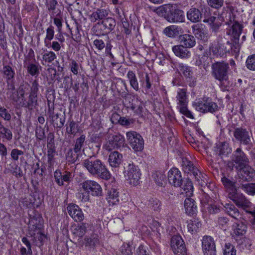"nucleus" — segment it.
I'll return each instance as SVG.
<instances>
[{
    "instance_id": "obj_59",
    "label": "nucleus",
    "mask_w": 255,
    "mask_h": 255,
    "mask_svg": "<svg viewBox=\"0 0 255 255\" xmlns=\"http://www.w3.org/2000/svg\"><path fill=\"white\" fill-rule=\"evenodd\" d=\"M224 255H236L235 247L230 243L226 244L224 251Z\"/></svg>"
},
{
    "instance_id": "obj_9",
    "label": "nucleus",
    "mask_w": 255,
    "mask_h": 255,
    "mask_svg": "<svg viewBox=\"0 0 255 255\" xmlns=\"http://www.w3.org/2000/svg\"><path fill=\"white\" fill-rule=\"evenodd\" d=\"M125 141V138L121 134L112 135L109 137V140L104 145V148L110 151L113 149L123 147Z\"/></svg>"
},
{
    "instance_id": "obj_36",
    "label": "nucleus",
    "mask_w": 255,
    "mask_h": 255,
    "mask_svg": "<svg viewBox=\"0 0 255 255\" xmlns=\"http://www.w3.org/2000/svg\"><path fill=\"white\" fill-rule=\"evenodd\" d=\"M201 224L198 219L194 218L188 221V231L192 234H195L201 227Z\"/></svg>"
},
{
    "instance_id": "obj_18",
    "label": "nucleus",
    "mask_w": 255,
    "mask_h": 255,
    "mask_svg": "<svg viewBox=\"0 0 255 255\" xmlns=\"http://www.w3.org/2000/svg\"><path fill=\"white\" fill-rule=\"evenodd\" d=\"M174 8L173 6V11L170 13L169 16H167V20L172 23L184 22L185 17L183 11Z\"/></svg>"
},
{
    "instance_id": "obj_19",
    "label": "nucleus",
    "mask_w": 255,
    "mask_h": 255,
    "mask_svg": "<svg viewBox=\"0 0 255 255\" xmlns=\"http://www.w3.org/2000/svg\"><path fill=\"white\" fill-rule=\"evenodd\" d=\"M172 50L177 57L181 59H188L191 56L190 52L181 44L173 46Z\"/></svg>"
},
{
    "instance_id": "obj_13",
    "label": "nucleus",
    "mask_w": 255,
    "mask_h": 255,
    "mask_svg": "<svg viewBox=\"0 0 255 255\" xmlns=\"http://www.w3.org/2000/svg\"><path fill=\"white\" fill-rule=\"evenodd\" d=\"M82 185L84 191L93 196H99L102 193L101 186L95 181L87 180L84 182Z\"/></svg>"
},
{
    "instance_id": "obj_53",
    "label": "nucleus",
    "mask_w": 255,
    "mask_h": 255,
    "mask_svg": "<svg viewBox=\"0 0 255 255\" xmlns=\"http://www.w3.org/2000/svg\"><path fill=\"white\" fill-rule=\"evenodd\" d=\"M141 86L147 93L151 88V80L147 73H145V79L140 80Z\"/></svg>"
},
{
    "instance_id": "obj_33",
    "label": "nucleus",
    "mask_w": 255,
    "mask_h": 255,
    "mask_svg": "<svg viewBox=\"0 0 255 255\" xmlns=\"http://www.w3.org/2000/svg\"><path fill=\"white\" fill-rule=\"evenodd\" d=\"M191 174L193 175L196 181L200 186H204L207 185L206 175L202 174L197 168L193 169V172Z\"/></svg>"
},
{
    "instance_id": "obj_1",
    "label": "nucleus",
    "mask_w": 255,
    "mask_h": 255,
    "mask_svg": "<svg viewBox=\"0 0 255 255\" xmlns=\"http://www.w3.org/2000/svg\"><path fill=\"white\" fill-rule=\"evenodd\" d=\"M83 166L93 176H97L105 180H108L111 177V174L105 164L98 159L91 157L84 160Z\"/></svg>"
},
{
    "instance_id": "obj_14",
    "label": "nucleus",
    "mask_w": 255,
    "mask_h": 255,
    "mask_svg": "<svg viewBox=\"0 0 255 255\" xmlns=\"http://www.w3.org/2000/svg\"><path fill=\"white\" fill-rule=\"evenodd\" d=\"M169 183L176 187H180L183 182L181 173L177 168H172L168 173Z\"/></svg>"
},
{
    "instance_id": "obj_42",
    "label": "nucleus",
    "mask_w": 255,
    "mask_h": 255,
    "mask_svg": "<svg viewBox=\"0 0 255 255\" xmlns=\"http://www.w3.org/2000/svg\"><path fill=\"white\" fill-rule=\"evenodd\" d=\"M178 70L181 74L186 78H191L193 75L192 68L183 63H180L178 65Z\"/></svg>"
},
{
    "instance_id": "obj_15",
    "label": "nucleus",
    "mask_w": 255,
    "mask_h": 255,
    "mask_svg": "<svg viewBox=\"0 0 255 255\" xmlns=\"http://www.w3.org/2000/svg\"><path fill=\"white\" fill-rule=\"evenodd\" d=\"M233 134L235 138L241 144L248 145L251 142V135L246 128L242 127L236 128Z\"/></svg>"
},
{
    "instance_id": "obj_56",
    "label": "nucleus",
    "mask_w": 255,
    "mask_h": 255,
    "mask_svg": "<svg viewBox=\"0 0 255 255\" xmlns=\"http://www.w3.org/2000/svg\"><path fill=\"white\" fill-rule=\"evenodd\" d=\"M247 68L253 71H255V54L249 56L246 61Z\"/></svg>"
},
{
    "instance_id": "obj_28",
    "label": "nucleus",
    "mask_w": 255,
    "mask_h": 255,
    "mask_svg": "<svg viewBox=\"0 0 255 255\" xmlns=\"http://www.w3.org/2000/svg\"><path fill=\"white\" fill-rule=\"evenodd\" d=\"M173 6L171 4H164L157 7L154 11L160 16L164 17L166 20L170 13L173 11Z\"/></svg>"
},
{
    "instance_id": "obj_17",
    "label": "nucleus",
    "mask_w": 255,
    "mask_h": 255,
    "mask_svg": "<svg viewBox=\"0 0 255 255\" xmlns=\"http://www.w3.org/2000/svg\"><path fill=\"white\" fill-rule=\"evenodd\" d=\"M23 67L26 69L27 72L32 76H37L39 74L41 66L38 63H32L29 58H25L23 61Z\"/></svg>"
},
{
    "instance_id": "obj_2",
    "label": "nucleus",
    "mask_w": 255,
    "mask_h": 255,
    "mask_svg": "<svg viewBox=\"0 0 255 255\" xmlns=\"http://www.w3.org/2000/svg\"><path fill=\"white\" fill-rule=\"evenodd\" d=\"M224 21L229 26L227 34L235 39H238L242 33L243 25L240 22L236 14L232 11L227 12Z\"/></svg>"
},
{
    "instance_id": "obj_8",
    "label": "nucleus",
    "mask_w": 255,
    "mask_h": 255,
    "mask_svg": "<svg viewBox=\"0 0 255 255\" xmlns=\"http://www.w3.org/2000/svg\"><path fill=\"white\" fill-rule=\"evenodd\" d=\"M127 140L135 151H141L144 147V141L142 136L134 131L127 132L126 133Z\"/></svg>"
},
{
    "instance_id": "obj_48",
    "label": "nucleus",
    "mask_w": 255,
    "mask_h": 255,
    "mask_svg": "<svg viewBox=\"0 0 255 255\" xmlns=\"http://www.w3.org/2000/svg\"><path fill=\"white\" fill-rule=\"evenodd\" d=\"M49 118L50 120V122L53 124L54 127L61 128L64 124L65 120L61 118L59 120L58 114H54L49 117Z\"/></svg>"
},
{
    "instance_id": "obj_10",
    "label": "nucleus",
    "mask_w": 255,
    "mask_h": 255,
    "mask_svg": "<svg viewBox=\"0 0 255 255\" xmlns=\"http://www.w3.org/2000/svg\"><path fill=\"white\" fill-rule=\"evenodd\" d=\"M0 72L3 75V77L6 80L8 89L11 90H14L15 88L14 80L15 75L14 69L10 65H3Z\"/></svg>"
},
{
    "instance_id": "obj_43",
    "label": "nucleus",
    "mask_w": 255,
    "mask_h": 255,
    "mask_svg": "<svg viewBox=\"0 0 255 255\" xmlns=\"http://www.w3.org/2000/svg\"><path fill=\"white\" fill-rule=\"evenodd\" d=\"M0 137L10 140L12 138V133L11 130L4 127L0 121Z\"/></svg>"
},
{
    "instance_id": "obj_61",
    "label": "nucleus",
    "mask_w": 255,
    "mask_h": 255,
    "mask_svg": "<svg viewBox=\"0 0 255 255\" xmlns=\"http://www.w3.org/2000/svg\"><path fill=\"white\" fill-rule=\"evenodd\" d=\"M222 181L226 188L230 189L232 191L235 190V183L234 182L225 177L222 178Z\"/></svg>"
},
{
    "instance_id": "obj_51",
    "label": "nucleus",
    "mask_w": 255,
    "mask_h": 255,
    "mask_svg": "<svg viewBox=\"0 0 255 255\" xmlns=\"http://www.w3.org/2000/svg\"><path fill=\"white\" fill-rule=\"evenodd\" d=\"M218 149L219 150L220 155H227L231 152L232 149L229 147V144L226 142H222L218 145Z\"/></svg>"
},
{
    "instance_id": "obj_52",
    "label": "nucleus",
    "mask_w": 255,
    "mask_h": 255,
    "mask_svg": "<svg viewBox=\"0 0 255 255\" xmlns=\"http://www.w3.org/2000/svg\"><path fill=\"white\" fill-rule=\"evenodd\" d=\"M219 19V17L212 16L208 18L205 19L203 21L204 22H207L209 24L212 25V29L216 31L221 25V24L218 23L217 21Z\"/></svg>"
},
{
    "instance_id": "obj_57",
    "label": "nucleus",
    "mask_w": 255,
    "mask_h": 255,
    "mask_svg": "<svg viewBox=\"0 0 255 255\" xmlns=\"http://www.w3.org/2000/svg\"><path fill=\"white\" fill-rule=\"evenodd\" d=\"M118 255H132L131 247L128 244H124L121 247Z\"/></svg>"
},
{
    "instance_id": "obj_22",
    "label": "nucleus",
    "mask_w": 255,
    "mask_h": 255,
    "mask_svg": "<svg viewBox=\"0 0 255 255\" xmlns=\"http://www.w3.org/2000/svg\"><path fill=\"white\" fill-rule=\"evenodd\" d=\"M232 200L239 207L244 209L249 208L251 206L252 203L242 194H237L234 196Z\"/></svg>"
},
{
    "instance_id": "obj_37",
    "label": "nucleus",
    "mask_w": 255,
    "mask_h": 255,
    "mask_svg": "<svg viewBox=\"0 0 255 255\" xmlns=\"http://www.w3.org/2000/svg\"><path fill=\"white\" fill-rule=\"evenodd\" d=\"M29 88V85L28 84L20 85L17 91V99H15L13 95L12 97L13 100L19 102L20 100L25 98V95L28 91Z\"/></svg>"
},
{
    "instance_id": "obj_44",
    "label": "nucleus",
    "mask_w": 255,
    "mask_h": 255,
    "mask_svg": "<svg viewBox=\"0 0 255 255\" xmlns=\"http://www.w3.org/2000/svg\"><path fill=\"white\" fill-rule=\"evenodd\" d=\"M56 58L55 53L52 51H47L42 55V64L45 65L52 63Z\"/></svg>"
},
{
    "instance_id": "obj_3",
    "label": "nucleus",
    "mask_w": 255,
    "mask_h": 255,
    "mask_svg": "<svg viewBox=\"0 0 255 255\" xmlns=\"http://www.w3.org/2000/svg\"><path fill=\"white\" fill-rule=\"evenodd\" d=\"M39 84L36 80L33 81L30 87V90L28 96L20 100L19 105L29 110H33L38 105L37 101V95L39 91Z\"/></svg>"
},
{
    "instance_id": "obj_38",
    "label": "nucleus",
    "mask_w": 255,
    "mask_h": 255,
    "mask_svg": "<svg viewBox=\"0 0 255 255\" xmlns=\"http://www.w3.org/2000/svg\"><path fill=\"white\" fill-rule=\"evenodd\" d=\"M108 11L104 9H98L95 12H93L91 15V19L93 22H96L98 20L104 19L108 15Z\"/></svg>"
},
{
    "instance_id": "obj_47",
    "label": "nucleus",
    "mask_w": 255,
    "mask_h": 255,
    "mask_svg": "<svg viewBox=\"0 0 255 255\" xmlns=\"http://www.w3.org/2000/svg\"><path fill=\"white\" fill-rule=\"evenodd\" d=\"M85 139L86 136L84 134L81 135L79 137L76 139L73 148V150L76 153H78L81 152L82 147L84 145Z\"/></svg>"
},
{
    "instance_id": "obj_40",
    "label": "nucleus",
    "mask_w": 255,
    "mask_h": 255,
    "mask_svg": "<svg viewBox=\"0 0 255 255\" xmlns=\"http://www.w3.org/2000/svg\"><path fill=\"white\" fill-rule=\"evenodd\" d=\"M130 86L136 91L139 90V84L135 73L132 71H129L127 74Z\"/></svg>"
},
{
    "instance_id": "obj_16",
    "label": "nucleus",
    "mask_w": 255,
    "mask_h": 255,
    "mask_svg": "<svg viewBox=\"0 0 255 255\" xmlns=\"http://www.w3.org/2000/svg\"><path fill=\"white\" fill-rule=\"evenodd\" d=\"M67 209L69 215L75 221L81 222L84 220V214L78 205L75 204H69Z\"/></svg>"
},
{
    "instance_id": "obj_12",
    "label": "nucleus",
    "mask_w": 255,
    "mask_h": 255,
    "mask_svg": "<svg viewBox=\"0 0 255 255\" xmlns=\"http://www.w3.org/2000/svg\"><path fill=\"white\" fill-rule=\"evenodd\" d=\"M171 246L175 255H186V249L182 238L178 235L172 237Z\"/></svg>"
},
{
    "instance_id": "obj_26",
    "label": "nucleus",
    "mask_w": 255,
    "mask_h": 255,
    "mask_svg": "<svg viewBox=\"0 0 255 255\" xmlns=\"http://www.w3.org/2000/svg\"><path fill=\"white\" fill-rule=\"evenodd\" d=\"M202 13L196 8H191L187 12V17L192 22H197L201 20Z\"/></svg>"
},
{
    "instance_id": "obj_32",
    "label": "nucleus",
    "mask_w": 255,
    "mask_h": 255,
    "mask_svg": "<svg viewBox=\"0 0 255 255\" xmlns=\"http://www.w3.org/2000/svg\"><path fill=\"white\" fill-rule=\"evenodd\" d=\"M29 228V234L31 235V236L33 237V239H32L33 242L37 246H41L43 244V242L46 238V236L44 234L41 233L40 232L38 231L37 233H33L32 232L31 229L32 228Z\"/></svg>"
},
{
    "instance_id": "obj_27",
    "label": "nucleus",
    "mask_w": 255,
    "mask_h": 255,
    "mask_svg": "<svg viewBox=\"0 0 255 255\" xmlns=\"http://www.w3.org/2000/svg\"><path fill=\"white\" fill-rule=\"evenodd\" d=\"M122 154L118 151H114L110 153L109 156V162L112 167H119L122 162Z\"/></svg>"
},
{
    "instance_id": "obj_54",
    "label": "nucleus",
    "mask_w": 255,
    "mask_h": 255,
    "mask_svg": "<svg viewBox=\"0 0 255 255\" xmlns=\"http://www.w3.org/2000/svg\"><path fill=\"white\" fill-rule=\"evenodd\" d=\"M241 188L249 195H255V183H247L242 184Z\"/></svg>"
},
{
    "instance_id": "obj_31",
    "label": "nucleus",
    "mask_w": 255,
    "mask_h": 255,
    "mask_svg": "<svg viewBox=\"0 0 255 255\" xmlns=\"http://www.w3.org/2000/svg\"><path fill=\"white\" fill-rule=\"evenodd\" d=\"M193 33L198 39L206 41L207 39V33L199 24L194 25L192 26Z\"/></svg>"
},
{
    "instance_id": "obj_39",
    "label": "nucleus",
    "mask_w": 255,
    "mask_h": 255,
    "mask_svg": "<svg viewBox=\"0 0 255 255\" xmlns=\"http://www.w3.org/2000/svg\"><path fill=\"white\" fill-rule=\"evenodd\" d=\"M233 235L236 236H242L246 233L247 227L243 223H235L233 226Z\"/></svg>"
},
{
    "instance_id": "obj_24",
    "label": "nucleus",
    "mask_w": 255,
    "mask_h": 255,
    "mask_svg": "<svg viewBox=\"0 0 255 255\" xmlns=\"http://www.w3.org/2000/svg\"><path fill=\"white\" fill-rule=\"evenodd\" d=\"M101 26V29L104 30V32L108 33L114 29L116 25V21L114 18L108 17L103 19L101 24L98 23Z\"/></svg>"
},
{
    "instance_id": "obj_46",
    "label": "nucleus",
    "mask_w": 255,
    "mask_h": 255,
    "mask_svg": "<svg viewBox=\"0 0 255 255\" xmlns=\"http://www.w3.org/2000/svg\"><path fill=\"white\" fill-rule=\"evenodd\" d=\"M193 192V187L191 181H186L181 189V193L186 196H191Z\"/></svg>"
},
{
    "instance_id": "obj_11",
    "label": "nucleus",
    "mask_w": 255,
    "mask_h": 255,
    "mask_svg": "<svg viewBox=\"0 0 255 255\" xmlns=\"http://www.w3.org/2000/svg\"><path fill=\"white\" fill-rule=\"evenodd\" d=\"M202 248L204 255H216L215 243L211 236H205L203 237Z\"/></svg>"
},
{
    "instance_id": "obj_45",
    "label": "nucleus",
    "mask_w": 255,
    "mask_h": 255,
    "mask_svg": "<svg viewBox=\"0 0 255 255\" xmlns=\"http://www.w3.org/2000/svg\"><path fill=\"white\" fill-rule=\"evenodd\" d=\"M161 202L156 198H151L148 201V208L154 211H159L161 209Z\"/></svg>"
},
{
    "instance_id": "obj_6",
    "label": "nucleus",
    "mask_w": 255,
    "mask_h": 255,
    "mask_svg": "<svg viewBox=\"0 0 255 255\" xmlns=\"http://www.w3.org/2000/svg\"><path fill=\"white\" fill-rule=\"evenodd\" d=\"M125 176L130 184L136 186L139 183L141 173L138 167L133 163H129L125 168Z\"/></svg>"
},
{
    "instance_id": "obj_20",
    "label": "nucleus",
    "mask_w": 255,
    "mask_h": 255,
    "mask_svg": "<svg viewBox=\"0 0 255 255\" xmlns=\"http://www.w3.org/2000/svg\"><path fill=\"white\" fill-rule=\"evenodd\" d=\"M210 52L217 57H223L226 55V53L229 52L227 50L225 46L220 43H212L209 47Z\"/></svg>"
},
{
    "instance_id": "obj_7",
    "label": "nucleus",
    "mask_w": 255,
    "mask_h": 255,
    "mask_svg": "<svg viewBox=\"0 0 255 255\" xmlns=\"http://www.w3.org/2000/svg\"><path fill=\"white\" fill-rule=\"evenodd\" d=\"M193 105L197 111L203 113H213L218 109L217 105L212 102L211 99L206 97L198 99L194 102Z\"/></svg>"
},
{
    "instance_id": "obj_35",
    "label": "nucleus",
    "mask_w": 255,
    "mask_h": 255,
    "mask_svg": "<svg viewBox=\"0 0 255 255\" xmlns=\"http://www.w3.org/2000/svg\"><path fill=\"white\" fill-rule=\"evenodd\" d=\"M108 202L110 205H115L119 202V192L115 188H111L108 190L107 193V197Z\"/></svg>"
},
{
    "instance_id": "obj_55",
    "label": "nucleus",
    "mask_w": 255,
    "mask_h": 255,
    "mask_svg": "<svg viewBox=\"0 0 255 255\" xmlns=\"http://www.w3.org/2000/svg\"><path fill=\"white\" fill-rule=\"evenodd\" d=\"M86 228L85 224L82 223L74 228L73 233L78 237H83L86 232Z\"/></svg>"
},
{
    "instance_id": "obj_34",
    "label": "nucleus",
    "mask_w": 255,
    "mask_h": 255,
    "mask_svg": "<svg viewBox=\"0 0 255 255\" xmlns=\"http://www.w3.org/2000/svg\"><path fill=\"white\" fill-rule=\"evenodd\" d=\"M66 132L68 134L76 135L80 130L79 125L74 121H68L66 124Z\"/></svg>"
},
{
    "instance_id": "obj_5",
    "label": "nucleus",
    "mask_w": 255,
    "mask_h": 255,
    "mask_svg": "<svg viewBox=\"0 0 255 255\" xmlns=\"http://www.w3.org/2000/svg\"><path fill=\"white\" fill-rule=\"evenodd\" d=\"M211 68L212 75L216 80L220 82L228 80L230 70L228 63L223 61L216 62L212 65Z\"/></svg>"
},
{
    "instance_id": "obj_49",
    "label": "nucleus",
    "mask_w": 255,
    "mask_h": 255,
    "mask_svg": "<svg viewBox=\"0 0 255 255\" xmlns=\"http://www.w3.org/2000/svg\"><path fill=\"white\" fill-rule=\"evenodd\" d=\"M152 178L156 183L160 186H162L165 183L166 176L165 175L161 172H155L152 175Z\"/></svg>"
},
{
    "instance_id": "obj_29",
    "label": "nucleus",
    "mask_w": 255,
    "mask_h": 255,
    "mask_svg": "<svg viewBox=\"0 0 255 255\" xmlns=\"http://www.w3.org/2000/svg\"><path fill=\"white\" fill-rule=\"evenodd\" d=\"M182 28L178 26L172 25L163 30V33L169 37H175L181 32Z\"/></svg>"
},
{
    "instance_id": "obj_4",
    "label": "nucleus",
    "mask_w": 255,
    "mask_h": 255,
    "mask_svg": "<svg viewBox=\"0 0 255 255\" xmlns=\"http://www.w3.org/2000/svg\"><path fill=\"white\" fill-rule=\"evenodd\" d=\"M249 163V159L247 154L240 148H237L233 153L231 160L227 163L228 167L231 170L240 169L244 165Z\"/></svg>"
},
{
    "instance_id": "obj_58",
    "label": "nucleus",
    "mask_w": 255,
    "mask_h": 255,
    "mask_svg": "<svg viewBox=\"0 0 255 255\" xmlns=\"http://www.w3.org/2000/svg\"><path fill=\"white\" fill-rule=\"evenodd\" d=\"M207 2L210 7L217 9L224 5V0H207Z\"/></svg>"
},
{
    "instance_id": "obj_62",
    "label": "nucleus",
    "mask_w": 255,
    "mask_h": 255,
    "mask_svg": "<svg viewBox=\"0 0 255 255\" xmlns=\"http://www.w3.org/2000/svg\"><path fill=\"white\" fill-rule=\"evenodd\" d=\"M62 174L61 172L59 170H56L54 172V178L55 181L59 186H63L64 185L61 180L62 177Z\"/></svg>"
},
{
    "instance_id": "obj_50",
    "label": "nucleus",
    "mask_w": 255,
    "mask_h": 255,
    "mask_svg": "<svg viewBox=\"0 0 255 255\" xmlns=\"http://www.w3.org/2000/svg\"><path fill=\"white\" fill-rule=\"evenodd\" d=\"M182 166L185 172H191V174L193 172V169L197 168V167L194 166L193 163L186 158H183L182 159Z\"/></svg>"
},
{
    "instance_id": "obj_30",
    "label": "nucleus",
    "mask_w": 255,
    "mask_h": 255,
    "mask_svg": "<svg viewBox=\"0 0 255 255\" xmlns=\"http://www.w3.org/2000/svg\"><path fill=\"white\" fill-rule=\"evenodd\" d=\"M226 212L232 218L238 220L241 217V215L238 209L234 205L226 203L224 205Z\"/></svg>"
},
{
    "instance_id": "obj_64",
    "label": "nucleus",
    "mask_w": 255,
    "mask_h": 255,
    "mask_svg": "<svg viewBox=\"0 0 255 255\" xmlns=\"http://www.w3.org/2000/svg\"><path fill=\"white\" fill-rule=\"evenodd\" d=\"M69 67L70 68V71L74 75H77L78 74L79 71V65L75 60H71L69 65Z\"/></svg>"
},
{
    "instance_id": "obj_25",
    "label": "nucleus",
    "mask_w": 255,
    "mask_h": 255,
    "mask_svg": "<svg viewBox=\"0 0 255 255\" xmlns=\"http://www.w3.org/2000/svg\"><path fill=\"white\" fill-rule=\"evenodd\" d=\"M184 207L186 214L190 216L194 215L197 212V206L193 199L186 198L184 201Z\"/></svg>"
},
{
    "instance_id": "obj_60",
    "label": "nucleus",
    "mask_w": 255,
    "mask_h": 255,
    "mask_svg": "<svg viewBox=\"0 0 255 255\" xmlns=\"http://www.w3.org/2000/svg\"><path fill=\"white\" fill-rule=\"evenodd\" d=\"M0 117L7 121H10L11 119V115L4 107H0Z\"/></svg>"
},
{
    "instance_id": "obj_63",
    "label": "nucleus",
    "mask_w": 255,
    "mask_h": 255,
    "mask_svg": "<svg viewBox=\"0 0 255 255\" xmlns=\"http://www.w3.org/2000/svg\"><path fill=\"white\" fill-rule=\"evenodd\" d=\"M180 112L187 117L189 118L193 119V116L191 112L189 111L187 108V105H179Z\"/></svg>"
},
{
    "instance_id": "obj_23",
    "label": "nucleus",
    "mask_w": 255,
    "mask_h": 255,
    "mask_svg": "<svg viewBox=\"0 0 255 255\" xmlns=\"http://www.w3.org/2000/svg\"><path fill=\"white\" fill-rule=\"evenodd\" d=\"M179 40L184 47L188 48L193 47L196 44L195 37L190 34H184L180 35Z\"/></svg>"
},
{
    "instance_id": "obj_21",
    "label": "nucleus",
    "mask_w": 255,
    "mask_h": 255,
    "mask_svg": "<svg viewBox=\"0 0 255 255\" xmlns=\"http://www.w3.org/2000/svg\"><path fill=\"white\" fill-rule=\"evenodd\" d=\"M240 173L241 177L245 181H249L251 179L255 173L254 169L248 164L244 165V166L240 169H236Z\"/></svg>"
},
{
    "instance_id": "obj_41",
    "label": "nucleus",
    "mask_w": 255,
    "mask_h": 255,
    "mask_svg": "<svg viewBox=\"0 0 255 255\" xmlns=\"http://www.w3.org/2000/svg\"><path fill=\"white\" fill-rule=\"evenodd\" d=\"M178 105H185L187 104V97L186 95V90L184 89H180L177 92L176 96Z\"/></svg>"
}]
</instances>
